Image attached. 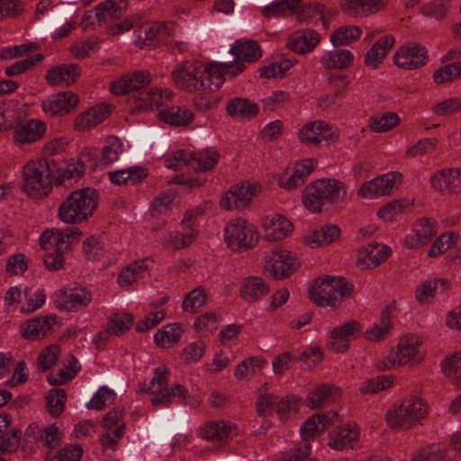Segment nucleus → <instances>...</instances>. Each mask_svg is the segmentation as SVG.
I'll list each match as a JSON object with an SVG mask.
<instances>
[{
	"label": "nucleus",
	"instance_id": "61",
	"mask_svg": "<svg viewBox=\"0 0 461 461\" xmlns=\"http://www.w3.org/2000/svg\"><path fill=\"white\" fill-rule=\"evenodd\" d=\"M145 176L146 175L144 174L143 170L136 168H128L109 172V179L112 183L116 185L127 184L129 182L135 184L143 179Z\"/></svg>",
	"mask_w": 461,
	"mask_h": 461
},
{
	"label": "nucleus",
	"instance_id": "27",
	"mask_svg": "<svg viewBox=\"0 0 461 461\" xmlns=\"http://www.w3.org/2000/svg\"><path fill=\"white\" fill-rule=\"evenodd\" d=\"M341 394L338 386L322 384L312 389L307 396V406L312 409L321 408L335 402Z\"/></svg>",
	"mask_w": 461,
	"mask_h": 461
},
{
	"label": "nucleus",
	"instance_id": "64",
	"mask_svg": "<svg viewBox=\"0 0 461 461\" xmlns=\"http://www.w3.org/2000/svg\"><path fill=\"white\" fill-rule=\"evenodd\" d=\"M206 302V294L203 287L199 286L188 293L185 297L182 309L185 312H194Z\"/></svg>",
	"mask_w": 461,
	"mask_h": 461
},
{
	"label": "nucleus",
	"instance_id": "41",
	"mask_svg": "<svg viewBox=\"0 0 461 461\" xmlns=\"http://www.w3.org/2000/svg\"><path fill=\"white\" fill-rule=\"evenodd\" d=\"M237 60H244L253 62L261 57V50L257 41H236L234 46L230 49Z\"/></svg>",
	"mask_w": 461,
	"mask_h": 461
},
{
	"label": "nucleus",
	"instance_id": "19",
	"mask_svg": "<svg viewBox=\"0 0 461 461\" xmlns=\"http://www.w3.org/2000/svg\"><path fill=\"white\" fill-rule=\"evenodd\" d=\"M431 187L441 193H461V168H446L434 173L430 176Z\"/></svg>",
	"mask_w": 461,
	"mask_h": 461
},
{
	"label": "nucleus",
	"instance_id": "59",
	"mask_svg": "<svg viewBox=\"0 0 461 461\" xmlns=\"http://www.w3.org/2000/svg\"><path fill=\"white\" fill-rule=\"evenodd\" d=\"M461 76V61L453 62L437 69L433 74L436 84L441 85L456 80Z\"/></svg>",
	"mask_w": 461,
	"mask_h": 461
},
{
	"label": "nucleus",
	"instance_id": "48",
	"mask_svg": "<svg viewBox=\"0 0 461 461\" xmlns=\"http://www.w3.org/2000/svg\"><path fill=\"white\" fill-rule=\"evenodd\" d=\"M411 461H450L447 449L440 444H430L415 452Z\"/></svg>",
	"mask_w": 461,
	"mask_h": 461
},
{
	"label": "nucleus",
	"instance_id": "25",
	"mask_svg": "<svg viewBox=\"0 0 461 461\" xmlns=\"http://www.w3.org/2000/svg\"><path fill=\"white\" fill-rule=\"evenodd\" d=\"M80 73L77 64H62L48 70L45 79L53 86H68L77 80Z\"/></svg>",
	"mask_w": 461,
	"mask_h": 461
},
{
	"label": "nucleus",
	"instance_id": "2",
	"mask_svg": "<svg viewBox=\"0 0 461 461\" xmlns=\"http://www.w3.org/2000/svg\"><path fill=\"white\" fill-rule=\"evenodd\" d=\"M98 200L99 194L95 188L75 190L59 204L58 216L67 224H80L94 215Z\"/></svg>",
	"mask_w": 461,
	"mask_h": 461
},
{
	"label": "nucleus",
	"instance_id": "44",
	"mask_svg": "<svg viewBox=\"0 0 461 461\" xmlns=\"http://www.w3.org/2000/svg\"><path fill=\"white\" fill-rule=\"evenodd\" d=\"M330 14L322 5H312L303 9L300 15L299 21L308 23L317 24L319 22L322 23L323 28L328 29L330 21Z\"/></svg>",
	"mask_w": 461,
	"mask_h": 461
},
{
	"label": "nucleus",
	"instance_id": "58",
	"mask_svg": "<svg viewBox=\"0 0 461 461\" xmlns=\"http://www.w3.org/2000/svg\"><path fill=\"white\" fill-rule=\"evenodd\" d=\"M133 318L129 313H114L110 316L106 327L112 335L119 336L128 330Z\"/></svg>",
	"mask_w": 461,
	"mask_h": 461
},
{
	"label": "nucleus",
	"instance_id": "37",
	"mask_svg": "<svg viewBox=\"0 0 461 461\" xmlns=\"http://www.w3.org/2000/svg\"><path fill=\"white\" fill-rule=\"evenodd\" d=\"M359 431L356 428H340L334 431L329 441V446L336 450H342L345 447L353 448L358 440Z\"/></svg>",
	"mask_w": 461,
	"mask_h": 461
},
{
	"label": "nucleus",
	"instance_id": "53",
	"mask_svg": "<svg viewBox=\"0 0 461 461\" xmlns=\"http://www.w3.org/2000/svg\"><path fill=\"white\" fill-rule=\"evenodd\" d=\"M361 32L357 26H341L330 35V41L334 46L349 45L360 37Z\"/></svg>",
	"mask_w": 461,
	"mask_h": 461
},
{
	"label": "nucleus",
	"instance_id": "62",
	"mask_svg": "<svg viewBox=\"0 0 461 461\" xmlns=\"http://www.w3.org/2000/svg\"><path fill=\"white\" fill-rule=\"evenodd\" d=\"M299 407V399L294 395L285 396L276 403V413L282 421L295 416Z\"/></svg>",
	"mask_w": 461,
	"mask_h": 461
},
{
	"label": "nucleus",
	"instance_id": "38",
	"mask_svg": "<svg viewBox=\"0 0 461 461\" xmlns=\"http://www.w3.org/2000/svg\"><path fill=\"white\" fill-rule=\"evenodd\" d=\"M302 0H276L262 9V14L267 18L286 17L296 13Z\"/></svg>",
	"mask_w": 461,
	"mask_h": 461
},
{
	"label": "nucleus",
	"instance_id": "15",
	"mask_svg": "<svg viewBox=\"0 0 461 461\" xmlns=\"http://www.w3.org/2000/svg\"><path fill=\"white\" fill-rule=\"evenodd\" d=\"M81 236L82 232L77 227L47 230L41 237V245L44 249H49V245L53 246L55 250L63 253L74 242L78 241Z\"/></svg>",
	"mask_w": 461,
	"mask_h": 461
},
{
	"label": "nucleus",
	"instance_id": "11",
	"mask_svg": "<svg viewBox=\"0 0 461 461\" xmlns=\"http://www.w3.org/2000/svg\"><path fill=\"white\" fill-rule=\"evenodd\" d=\"M295 258L285 249H275L265 257L264 272L274 279L289 276L294 270Z\"/></svg>",
	"mask_w": 461,
	"mask_h": 461
},
{
	"label": "nucleus",
	"instance_id": "24",
	"mask_svg": "<svg viewBox=\"0 0 461 461\" xmlns=\"http://www.w3.org/2000/svg\"><path fill=\"white\" fill-rule=\"evenodd\" d=\"M391 253L389 247L378 244H368L357 253V266L361 269L374 268L385 261Z\"/></svg>",
	"mask_w": 461,
	"mask_h": 461
},
{
	"label": "nucleus",
	"instance_id": "49",
	"mask_svg": "<svg viewBox=\"0 0 461 461\" xmlns=\"http://www.w3.org/2000/svg\"><path fill=\"white\" fill-rule=\"evenodd\" d=\"M449 287V282L447 279H435L422 283L416 290V298L420 303H427L436 295L438 291H445Z\"/></svg>",
	"mask_w": 461,
	"mask_h": 461
},
{
	"label": "nucleus",
	"instance_id": "23",
	"mask_svg": "<svg viewBox=\"0 0 461 461\" xmlns=\"http://www.w3.org/2000/svg\"><path fill=\"white\" fill-rule=\"evenodd\" d=\"M387 0H341V10L352 17H365L384 8Z\"/></svg>",
	"mask_w": 461,
	"mask_h": 461
},
{
	"label": "nucleus",
	"instance_id": "36",
	"mask_svg": "<svg viewBox=\"0 0 461 461\" xmlns=\"http://www.w3.org/2000/svg\"><path fill=\"white\" fill-rule=\"evenodd\" d=\"M108 108L104 105L95 106L79 114L75 122L76 127L80 131H86L101 123L108 116Z\"/></svg>",
	"mask_w": 461,
	"mask_h": 461
},
{
	"label": "nucleus",
	"instance_id": "12",
	"mask_svg": "<svg viewBox=\"0 0 461 461\" xmlns=\"http://www.w3.org/2000/svg\"><path fill=\"white\" fill-rule=\"evenodd\" d=\"M428 59L427 49L415 42L402 45L393 56L394 64L406 70L418 69L425 66Z\"/></svg>",
	"mask_w": 461,
	"mask_h": 461
},
{
	"label": "nucleus",
	"instance_id": "6",
	"mask_svg": "<svg viewBox=\"0 0 461 461\" xmlns=\"http://www.w3.org/2000/svg\"><path fill=\"white\" fill-rule=\"evenodd\" d=\"M427 411V405L420 398L411 396L387 411L386 422L393 429H409L424 419Z\"/></svg>",
	"mask_w": 461,
	"mask_h": 461
},
{
	"label": "nucleus",
	"instance_id": "20",
	"mask_svg": "<svg viewBox=\"0 0 461 461\" xmlns=\"http://www.w3.org/2000/svg\"><path fill=\"white\" fill-rule=\"evenodd\" d=\"M321 35L312 29H302L293 32L286 41V47L294 53L312 52L320 43Z\"/></svg>",
	"mask_w": 461,
	"mask_h": 461
},
{
	"label": "nucleus",
	"instance_id": "16",
	"mask_svg": "<svg viewBox=\"0 0 461 461\" xmlns=\"http://www.w3.org/2000/svg\"><path fill=\"white\" fill-rule=\"evenodd\" d=\"M315 162L312 159H305L295 163L294 167L287 168L278 178V185L281 188L291 191L303 185L307 176L315 168Z\"/></svg>",
	"mask_w": 461,
	"mask_h": 461
},
{
	"label": "nucleus",
	"instance_id": "7",
	"mask_svg": "<svg viewBox=\"0 0 461 461\" xmlns=\"http://www.w3.org/2000/svg\"><path fill=\"white\" fill-rule=\"evenodd\" d=\"M420 342L415 337L401 339L394 352H391L385 358L376 363L380 371L390 370L406 364L419 363L423 355L420 352Z\"/></svg>",
	"mask_w": 461,
	"mask_h": 461
},
{
	"label": "nucleus",
	"instance_id": "47",
	"mask_svg": "<svg viewBox=\"0 0 461 461\" xmlns=\"http://www.w3.org/2000/svg\"><path fill=\"white\" fill-rule=\"evenodd\" d=\"M148 270V266L144 260L135 261L125 267L118 276V283L121 286H130L134 282L143 277Z\"/></svg>",
	"mask_w": 461,
	"mask_h": 461
},
{
	"label": "nucleus",
	"instance_id": "42",
	"mask_svg": "<svg viewBox=\"0 0 461 461\" xmlns=\"http://www.w3.org/2000/svg\"><path fill=\"white\" fill-rule=\"evenodd\" d=\"M158 118L174 126H186L194 118V113L185 107H172L167 111H160Z\"/></svg>",
	"mask_w": 461,
	"mask_h": 461
},
{
	"label": "nucleus",
	"instance_id": "30",
	"mask_svg": "<svg viewBox=\"0 0 461 461\" xmlns=\"http://www.w3.org/2000/svg\"><path fill=\"white\" fill-rule=\"evenodd\" d=\"M395 39L391 35L380 38L366 52L365 65L372 69L376 68L393 48Z\"/></svg>",
	"mask_w": 461,
	"mask_h": 461
},
{
	"label": "nucleus",
	"instance_id": "43",
	"mask_svg": "<svg viewBox=\"0 0 461 461\" xmlns=\"http://www.w3.org/2000/svg\"><path fill=\"white\" fill-rule=\"evenodd\" d=\"M220 155L212 148L203 149L198 153L191 152V169L195 172H203L212 169L218 162Z\"/></svg>",
	"mask_w": 461,
	"mask_h": 461
},
{
	"label": "nucleus",
	"instance_id": "28",
	"mask_svg": "<svg viewBox=\"0 0 461 461\" xmlns=\"http://www.w3.org/2000/svg\"><path fill=\"white\" fill-rule=\"evenodd\" d=\"M10 423V415H0V452L4 454L14 453L20 445L21 431L16 429L7 430Z\"/></svg>",
	"mask_w": 461,
	"mask_h": 461
},
{
	"label": "nucleus",
	"instance_id": "18",
	"mask_svg": "<svg viewBox=\"0 0 461 461\" xmlns=\"http://www.w3.org/2000/svg\"><path fill=\"white\" fill-rule=\"evenodd\" d=\"M151 82V76L149 71L138 70L122 76L110 84V90L113 94L120 95L130 92L139 91Z\"/></svg>",
	"mask_w": 461,
	"mask_h": 461
},
{
	"label": "nucleus",
	"instance_id": "3",
	"mask_svg": "<svg viewBox=\"0 0 461 461\" xmlns=\"http://www.w3.org/2000/svg\"><path fill=\"white\" fill-rule=\"evenodd\" d=\"M345 185L334 178L312 182L303 190V203L312 212H321L326 204L342 202L346 196Z\"/></svg>",
	"mask_w": 461,
	"mask_h": 461
},
{
	"label": "nucleus",
	"instance_id": "39",
	"mask_svg": "<svg viewBox=\"0 0 461 461\" xmlns=\"http://www.w3.org/2000/svg\"><path fill=\"white\" fill-rule=\"evenodd\" d=\"M235 427L223 420L211 421L203 426L201 434L203 438L212 441H221L229 438Z\"/></svg>",
	"mask_w": 461,
	"mask_h": 461
},
{
	"label": "nucleus",
	"instance_id": "29",
	"mask_svg": "<svg viewBox=\"0 0 461 461\" xmlns=\"http://www.w3.org/2000/svg\"><path fill=\"white\" fill-rule=\"evenodd\" d=\"M55 320L56 318L51 316L33 318L21 327L22 336L32 340L43 338L52 329Z\"/></svg>",
	"mask_w": 461,
	"mask_h": 461
},
{
	"label": "nucleus",
	"instance_id": "10",
	"mask_svg": "<svg viewBox=\"0 0 461 461\" xmlns=\"http://www.w3.org/2000/svg\"><path fill=\"white\" fill-rule=\"evenodd\" d=\"M335 416V413L331 417L330 414H314L303 423L300 429L303 442L300 447L293 454V461H308L311 452L309 439L317 437L326 430L331 425V418Z\"/></svg>",
	"mask_w": 461,
	"mask_h": 461
},
{
	"label": "nucleus",
	"instance_id": "51",
	"mask_svg": "<svg viewBox=\"0 0 461 461\" xmlns=\"http://www.w3.org/2000/svg\"><path fill=\"white\" fill-rule=\"evenodd\" d=\"M400 117L393 112L373 116L368 121V126L374 132H386L399 124Z\"/></svg>",
	"mask_w": 461,
	"mask_h": 461
},
{
	"label": "nucleus",
	"instance_id": "35",
	"mask_svg": "<svg viewBox=\"0 0 461 461\" xmlns=\"http://www.w3.org/2000/svg\"><path fill=\"white\" fill-rule=\"evenodd\" d=\"M226 110L232 118L251 119L258 113L259 107L249 99L234 97L228 102Z\"/></svg>",
	"mask_w": 461,
	"mask_h": 461
},
{
	"label": "nucleus",
	"instance_id": "22",
	"mask_svg": "<svg viewBox=\"0 0 461 461\" xmlns=\"http://www.w3.org/2000/svg\"><path fill=\"white\" fill-rule=\"evenodd\" d=\"M334 137V131L329 123L315 121L305 124L299 131V139L304 144L317 145L322 140H330Z\"/></svg>",
	"mask_w": 461,
	"mask_h": 461
},
{
	"label": "nucleus",
	"instance_id": "34",
	"mask_svg": "<svg viewBox=\"0 0 461 461\" xmlns=\"http://www.w3.org/2000/svg\"><path fill=\"white\" fill-rule=\"evenodd\" d=\"M354 56L348 50H334L325 52L320 63L327 69H345L353 64Z\"/></svg>",
	"mask_w": 461,
	"mask_h": 461
},
{
	"label": "nucleus",
	"instance_id": "9",
	"mask_svg": "<svg viewBox=\"0 0 461 461\" xmlns=\"http://www.w3.org/2000/svg\"><path fill=\"white\" fill-rule=\"evenodd\" d=\"M155 375L149 383V391L154 395L151 403L156 407H167L176 397L185 399L188 392L181 384H176L173 388L167 387V372L165 368L157 367Z\"/></svg>",
	"mask_w": 461,
	"mask_h": 461
},
{
	"label": "nucleus",
	"instance_id": "46",
	"mask_svg": "<svg viewBox=\"0 0 461 461\" xmlns=\"http://www.w3.org/2000/svg\"><path fill=\"white\" fill-rule=\"evenodd\" d=\"M123 152L122 141L115 136H108L102 149L100 163L109 166L118 161Z\"/></svg>",
	"mask_w": 461,
	"mask_h": 461
},
{
	"label": "nucleus",
	"instance_id": "55",
	"mask_svg": "<svg viewBox=\"0 0 461 461\" xmlns=\"http://www.w3.org/2000/svg\"><path fill=\"white\" fill-rule=\"evenodd\" d=\"M392 330L388 312H383L380 320L365 332V338L370 341H380L385 339Z\"/></svg>",
	"mask_w": 461,
	"mask_h": 461
},
{
	"label": "nucleus",
	"instance_id": "21",
	"mask_svg": "<svg viewBox=\"0 0 461 461\" xmlns=\"http://www.w3.org/2000/svg\"><path fill=\"white\" fill-rule=\"evenodd\" d=\"M78 103L76 94L67 91L51 95L41 103V108L46 114L50 116L64 115L68 113Z\"/></svg>",
	"mask_w": 461,
	"mask_h": 461
},
{
	"label": "nucleus",
	"instance_id": "33",
	"mask_svg": "<svg viewBox=\"0 0 461 461\" xmlns=\"http://www.w3.org/2000/svg\"><path fill=\"white\" fill-rule=\"evenodd\" d=\"M269 292L265 281L258 276H249L242 281L240 296L247 302L253 303L263 298Z\"/></svg>",
	"mask_w": 461,
	"mask_h": 461
},
{
	"label": "nucleus",
	"instance_id": "56",
	"mask_svg": "<svg viewBox=\"0 0 461 461\" xmlns=\"http://www.w3.org/2000/svg\"><path fill=\"white\" fill-rule=\"evenodd\" d=\"M197 235V230L191 227L185 233L171 232L164 238L162 244L167 249H179L190 245Z\"/></svg>",
	"mask_w": 461,
	"mask_h": 461
},
{
	"label": "nucleus",
	"instance_id": "45",
	"mask_svg": "<svg viewBox=\"0 0 461 461\" xmlns=\"http://www.w3.org/2000/svg\"><path fill=\"white\" fill-rule=\"evenodd\" d=\"M183 333V329L177 323L167 324L158 330L154 340L158 347L169 348L180 340Z\"/></svg>",
	"mask_w": 461,
	"mask_h": 461
},
{
	"label": "nucleus",
	"instance_id": "60",
	"mask_svg": "<svg viewBox=\"0 0 461 461\" xmlns=\"http://www.w3.org/2000/svg\"><path fill=\"white\" fill-rule=\"evenodd\" d=\"M393 377L392 375H380L369 379L362 384L359 392L363 394H374L392 386Z\"/></svg>",
	"mask_w": 461,
	"mask_h": 461
},
{
	"label": "nucleus",
	"instance_id": "63",
	"mask_svg": "<svg viewBox=\"0 0 461 461\" xmlns=\"http://www.w3.org/2000/svg\"><path fill=\"white\" fill-rule=\"evenodd\" d=\"M115 401V393L107 386H102L87 402L86 407L92 410H103L107 405L113 404Z\"/></svg>",
	"mask_w": 461,
	"mask_h": 461
},
{
	"label": "nucleus",
	"instance_id": "1",
	"mask_svg": "<svg viewBox=\"0 0 461 461\" xmlns=\"http://www.w3.org/2000/svg\"><path fill=\"white\" fill-rule=\"evenodd\" d=\"M233 68L232 63H211L203 66L197 60H185L178 63L171 72L172 80L176 87L184 92L201 97L217 91L224 82V74ZM242 71L238 65L230 71L236 76Z\"/></svg>",
	"mask_w": 461,
	"mask_h": 461
},
{
	"label": "nucleus",
	"instance_id": "8",
	"mask_svg": "<svg viewBox=\"0 0 461 461\" xmlns=\"http://www.w3.org/2000/svg\"><path fill=\"white\" fill-rule=\"evenodd\" d=\"M258 232L248 221L237 219L229 222L224 228V240L233 251L247 250L258 241Z\"/></svg>",
	"mask_w": 461,
	"mask_h": 461
},
{
	"label": "nucleus",
	"instance_id": "17",
	"mask_svg": "<svg viewBox=\"0 0 461 461\" xmlns=\"http://www.w3.org/2000/svg\"><path fill=\"white\" fill-rule=\"evenodd\" d=\"M59 299L63 309L78 311L91 303L92 294L86 287L74 284L62 288Z\"/></svg>",
	"mask_w": 461,
	"mask_h": 461
},
{
	"label": "nucleus",
	"instance_id": "13",
	"mask_svg": "<svg viewBox=\"0 0 461 461\" xmlns=\"http://www.w3.org/2000/svg\"><path fill=\"white\" fill-rule=\"evenodd\" d=\"M402 175L398 172H390L364 183L357 191L363 198H375L389 195L401 183Z\"/></svg>",
	"mask_w": 461,
	"mask_h": 461
},
{
	"label": "nucleus",
	"instance_id": "4",
	"mask_svg": "<svg viewBox=\"0 0 461 461\" xmlns=\"http://www.w3.org/2000/svg\"><path fill=\"white\" fill-rule=\"evenodd\" d=\"M353 286L343 278L325 276L319 278L309 288L310 300L320 307H336L344 297L351 294Z\"/></svg>",
	"mask_w": 461,
	"mask_h": 461
},
{
	"label": "nucleus",
	"instance_id": "52",
	"mask_svg": "<svg viewBox=\"0 0 461 461\" xmlns=\"http://www.w3.org/2000/svg\"><path fill=\"white\" fill-rule=\"evenodd\" d=\"M445 375L452 379L453 384L461 390V351L453 354L441 363Z\"/></svg>",
	"mask_w": 461,
	"mask_h": 461
},
{
	"label": "nucleus",
	"instance_id": "40",
	"mask_svg": "<svg viewBox=\"0 0 461 461\" xmlns=\"http://www.w3.org/2000/svg\"><path fill=\"white\" fill-rule=\"evenodd\" d=\"M172 92L160 89H153L142 94V96L137 101L136 108L141 111H152L164 104V100H170Z\"/></svg>",
	"mask_w": 461,
	"mask_h": 461
},
{
	"label": "nucleus",
	"instance_id": "31",
	"mask_svg": "<svg viewBox=\"0 0 461 461\" xmlns=\"http://www.w3.org/2000/svg\"><path fill=\"white\" fill-rule=\"evenodd\" d=\"M46 131V125L40 120H30L17 127L14 139L21 144L32 143L39 140Z\"/></svg>",
	"mask_w": 461,
	"mask_h": 461
},
{
	"label": "nucleus",
	"instance_id": "32",
	"mask_svg": "<svg viewBox=\"0 0 461 461\" xmlns=\"http://www.w3.org/2000/svg\"><path fill=\"white\" fill-rule=\"evenodd\" d=\"M339 235L340 229L337 225L327 224L313 230L304 238V242L307 246L314 249L332 243Z\"/></svg>",
	"mask_w": 461,
	"mask_h": 461
},
{
	"label": "nucleus",
	"instance_id": "54",
	"mask_svg": "<svg viewBox=\"0 0 461 461\" xmlns=\"http://www.w3.org/2000/svg\"><path fill=\"white\" fill-rule=\"evenodd\" d=\"M230 190L231 194H233L235 199L234 203L236 206H240V209H242L248 206L252 197L258 194V186L257 185L243 183L231 186Z\"/></svg>",
	"mask_w": 461,
	"mask_h": 461
},
{
	"label": "nucleus",
	"instance_id": "5",
	"mask_svg": "<svg viewBox=\"0 0 461 461\" xmlns=\"http://www.w3.org/2000/svg\"><path fill=\"white\" fill-rule=\"evenodd\" d=\"M52 171L47 159L31 160L23 167V189L28 196L40 199L52 189Z\"/></svg>",
	"mask_w": 461,
	"mask_h": 461
},
{
	"label": "nucleus",
	"instance_id": "57",
	"mask_svg": "<svg viewBox=\"0 0 461 461\" xmlns=\"http://www.w3.org/2000/svg\"><path fill=\"white\" fill-rule=\"evenodd\" d=\"M295 59H283L259 69L261 77L276 78L284 77L294 65Z\"/></svg>",
	"mask_w": 461,
	"mask_h": 461
},
{
	"label": "nucleus",
	"instance_id": "50",
	"mask_svg": "<svg viewBox=\"0 0 461 461\" xmlns=\"http://www.w3.org/2000/svg\"><path fill=\"white\" fill-rule=\"evenodd\" d=\"M266 227L272 230L266 235V239L269 241L283 240L293 230L292 222L282 215L273 217L269 223H266Z\"/></svg>",
	"mask_w": 461,
	"mask_h": 461
},
{
	"label": "nucleus",
	"instance_id": "26",
	"mask_svg": "<svg viewBox=\"0 0 461 461\" xmlns=\"http://www.w3.org/2000/svg\"><path fill=\"white\" fill-rule=\"evenodd\" d=\"M128 4L126 0H106L96 6L99 14V26L113 24L126 13Z\"/></svg>",
	"mask_w": 461,
	"mask_h": 461
},
{
	"label": "nucleus",
	"instance_id": "14",
	"mask_svg": "<svg viewBox=\"0 0 461 461\" xmlns=\"http://www.w3.org/2000/svg\"><path fill=\"white\" fill-rule=\"evenodd\" d=\"M361 325L355 320H350L330 331L328 348L337 353H342L349 348V341L357 339L361 332Z\"/></svg>",
	"mask_w": 461,
	"mask_h": 461
}]
</instances>
